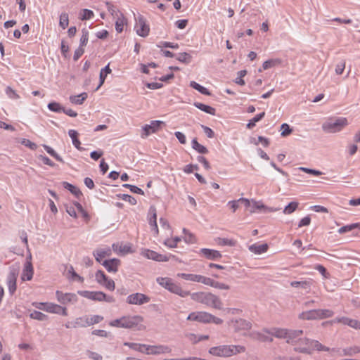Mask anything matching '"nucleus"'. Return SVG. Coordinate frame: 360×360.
Here are the masks:
<instances>
[{
    "mask_svg": "<svg viewBox=\"0 0 360 360\" xmlns=\"http://www.w3.org/2000/svg\"><path fill=\"white\" fill-rule=\"evenodd\" d=\"M64 188L70 191L72 194H74L77 198H79L80 195H82V193L79 191V189L72 184L64 182L63 183Z\"/></svg>",
    "mask_w": 360,
    "mask_h": 360,
    "instance_id": "a19ab883",
    "label": "nucleus"
},
{
    "mask_svg": "<svg viewBox=\"0 0 360 360\" xmlns=\"http://www.w3.org/2000/svg\"><path fill=\"white\" fill-rule=\"evenodd\" d=\"M18 277V271L15 269H11L6 278V283L8 291L11 294H13L16 290V280Z\"/></svg>",
    "mask_w": 360,
    "mask_h": 360,
    "instance_id": "ddd939ff",
    "label": "nucleus"
},
{
    "mask_svg": "<svg viewBox=\"0 0 360 360\" xmlns=\"http://www.w3.org/2000/svg\"><path fill=\"white\" fill-rule=\"evenodd\" d=\"M150 298L145 294L136 292L127 297V302L129 304L142 305L148 303Z\"/></svg>",
    "mask_w": 360,
    "mask_h": 360,
    "instance_id": "1a4fd4ad",
    "label": "nucleus"
},
{
    "mask_svg": "<svg viewBox=\"0 0 360 360\" xmlns=\"http://www.w3.org/2000/svg\"><path fill=\"white\" fill-rule=\"evenodd\" d=\"M192 300L205 304L207 306L220 309L222 303L220 299L215 295L210 292H193L191 295Z\"/></svg>",
    "mask_w": 360,
    "mask_h": 360,
    "instance_id": "20e7f679",
    "label": "nucleus"
},
{
    "mask_svg": "<svg viewBox=\"0 0 360 360\" xmlns=\"http://www.w3.org/2000/svg\"><path fill=\"white\" fill-rule=\"evenodd\" d=\"M212 314L205 311H199L198 322L210 323Z\"/></svg>",
    "mask_w": 360,
    "mask_h": 360,
    "instance_id": "603ef678",
    "label": "nucleus"
},
{
    "mask_svg": "<svg viewBox=\"0 0 360 360\" xmlns=\"http://www.w3.org/2000/svg\"><path fill=\"white\" fill-rule=\"evenodd\" d=\"M46 311L63 316L68 315V310L66 307L51 302H47Z\"/></svg>",
    "mask_w": 360,
    "mask_h": 360,
    "instance_id": "2eb2a0df",
    "label": "nucleus"
},
{
    "mask_svg": "<svg viewBox=\"0 0 360 360\" xmlns=\"http://www.w3.org/2000/svg\"><path fill=\"white\" fill-rule=\"evenodd\" d=\"M298 318L300 320H318V314L316 309H311L305 311H302L298 315Z\"/></svg>",
    "mask_w": 360,
    "mask_h": 360,
    "instance_id": "b1692460",
    "label": "nucleus"
},
{
    "mask_svg": "<svg viewBox=\"0 0 360 360\" xmlns=\"http://www.w3.org/2000/svg\"><path fill=\"white\" fill-rule=\"evenodd\" d=\"M262 208H263L262 204H259V202L252 200L251 201L250 207L248 208V211L253 213L256 212L257 210H261Z\"/></svg>",
    "mask_w": 360,
    "mask_h": 360,
    "instance_id": "0e129e2a",
    "label": "nucleus"
},
{
    "mask_svg": "<svg viewBox=\"0 0 360 360\" xmlns=\"http://www.w3.org/2000/svg\"><path fill=\"white\" fill-rule=\"evenodd\" d=\"M69 24L68 14L66 13H62L60 15L59 25L62 29H65Z\"/></svg>",
    "mask_w": 360,
    "mask_h": 360,
    "instance_id": "864d4df0",
    "label": "nucleus"
},
{
    "mask_svg": "<svg viewBox=\"0 0 360 360\" xmlns=\"http://www.w3.org/2000/svg\"><path fill=\"white\" fill-rule=\"evenodd\" d=\"M190 86L193 87L194 89L201 93L202 94L207 96L210 95V93L207 88L202 86V85L199 84L198 83L194 81L191 82Z\"/></svg>",
    "mask_w": 360,
    "mask_h": 360,
    "instance_id": "ea45409f",
    "label": "nucleus"
},
{
    "mask_svg": "<svg viewBox=\"0 0 360 360\" xmlns=\"http://www.w3.org/2000/svg\"><path fill=\"white\" fill-rule=\"evenodd\" d=\"M101 264L110 273H116L118 271V266L120 264V260L116 258L104 260Z\"/></svg>",
    "mask_w": 360,
    "mask_h": 360,
    "instance_id": "f3484780",
    "label": "nucleus"
},
{
    "mask_svg": "<svg viewBox=\"0 0 360 360\" xmlns=\"http://www.w3.org/2000/svg\"><path fill=\"white\" fill-rule=\"evenodd\" d=\"M34 270L32 262L30 261H26L24 264V268L22 273V281H30L33 277Z\"/></svg>",
    "mask_w": 360,
    "mask_h": 360,
    "instance_id": "aec40b11",
    "label": "nucleus"
},
{
    "mask_svg": "<svg viewBox=\"0 0 360 360\" xmlns=\"http://www.w3.org/2000/svg\"><path fill=\"white\" fill-rule=\"evenodd\" d=\"M96 301H105L108 303H112L115 301V299L112 296L107 295L101 291H96Z\"/></svg>",
    "mask_w": 360,
    "mask_h": 360,
    "instance_id": "2f4dec72",
    "label": "nucleus"
},
{
    "mask_svg": "<svg viewBox=\"0 0 360 360\" xmlns=\"http://www.w3.org/2000/svg\"><path fill=\"white\" fill-rule=\"evenodd\" d=\"M194 106L196 107L198 109H199L207 114H210L212 115H215V112H216L215 109L210 105H205V104H203V103H201L199 102H195V103H194Z\"/></svg>",
    "mask_w": 360,
    "mask_h": 360,
    "instance_id": "c756f323",
    "label": "nucleus"
},
{
    "mask_svg": "<svg viewBox=\"0 0 360 360\" xmlns=\"http://www.w3.org/2000/svg\"><path fill=\"white\" fill-rule=\"evenodd\" d=\"M73 326L76 327H87L89 326L88 322V316H84L82 317H78L75 319L73 323Z\"/></svg>",
    "mask_w": 360,
    "mask_h": 360,
    "instance_id": "58836bf2",
    "label": "nucleus"
},
{
    "mask_svg": "<svg viewBox=\"0 0 360 360\" xmlns=\"http://www.w3.org/2000/svg\"><path fill=\"white\" fill-rule=\"evenodd\" d=\"M157 46L159 47V48L165 47V48H171V49H177L179 47L178 44H176V43H172V42H169V41H160L157 45Z\"/></svg>",
    "mask_w": 360,
    "mask_h": 360,
    "instance_id": "052dcab7",
    "label": "nucleus"
},
{
    "mask_svg": "<svg viewBox=\"0 0 360 360\" xmlns=\"http://www.w3.org/2000/svg\"><path fill=\"white\" fill-rule=\"evenodd\" d=\"M317 314H318V319H323L332 317L334 314L333 311L330 309H317Z\"/></svg>",
    "mask_w": 360,
    "mask_h": 360,
    "instance_id": "e433bc0d",
    "label": "nucleus"
},
{
    "mask_svg": "<svg viewBox=\"0 0 360 360\" xmlns=\"http://www.w3.org/2000/svg\"><path fill=\"white\" fill-rule=\"evenodd\" d=\"M294 350L295 352H298L300 353L311 354L314 350L321 352L330 351V348L324 346L321 343H320L318 340H311L309 338H301L299 339L297 343L295 345L294 347Z\"/></svg>",
    "mask_w": 360,
    "mask_h": 360,
    "instance_id": "f257e3e1",
    "label": "nucleus"
},
{
    "mask_svg": "<svg viewBox=\"0 0 360 360\" xmlns=\"http://www.w3.org/2000/svg\"><path fill=\"white\" fill-rule=\"evenodd\" d=\"M44 148L45 150L53 158H54L56 160L60 162H63V158L50 146L47 145H44Z\"/></svg>",
    "mask_w": 360,
    "mask_h": 360,
    "instance_id": "3c124183",
    "label": "nucleus"
},
{
    "mask_svg": "<svg viewBox=\"0 0 360 360\" xmlns=\"http://www.w3.org/2000/svg\"><path fill=\"white\" fill-rule=\"evenodd\" d=\"M111 71L112 70L110 68L109 64L101 70L99 75L100 82L98 86L96 87V91H97L103 84L108 74H110Z\"/></svg>",
    "mask_w": 360,
    "mask_h": 360,
    "instance_id": "c85d7f7f",
    "label": "nucleus"
},
{
    "mask_svg": "<svg viewBox=\"0 0 360 360\" xmlns=\"http://www.w3.org/2000/svg\"><path fill=\"white\" fill-rule=\"evenodd\" d=\"M111 254V250L109 248H98L94 251V256L95 257L96 260L101 264L103 261L102 259L110 256Z\"/></svg>",
    "mask_w": 360,
    "mask_h": 360,
    "instance_id": "4be33fe9",
    "label": "nucleus"
},
{
    "mask_svg": "<svg viewBox=\"0 0 360 360\" xmlns=\"http://www.w3.org/2000/svg\"><path fill=\"white\" fill-rule=\"evenodd\" d=\"M332 323H341L344 325L349 326L351 328L360 329V322L356 319H352L348 317H338L333 320Z\"/></svg>",
    "mask_w": 360,
    "mask_h": 360,
    "instance_id": "a211bd4d",
    "label": "nucleus"
},
{
    "mask_svg": "<svg viewBox=\"0 0 360 360\" xmlns=\"http://www.w3.org/2000/svg\"><path fill=\"white\" fill-rule=\"evenodd\" d=\"M231 323L236 331L248 330L251 328V323L242 319L232 320Z\"/></svg>",
    "mask_w": 360,
    "mask_h": 360,
    "instance_id": "6ab92c4d",
    "label": "nucleus"
},
{
    "mask_svg": "<svg viewBox=\"0 0 360 360\" xmlns=\"http://www.w3.org/2000/svg\"><path fill=\"white\" fill-rule=\"evenodd\" d=\"M88 95L86 93L84 92L79 95L71 96L70 97V101L72 104L75 105H81L84 103V101L86 99Z\"/></svg>",
    "mask_w": 360,
    "mask_h": 360,
    "instance_id": "7c9ffc66",
    "label": "nucleus"
},
{
    "mask_svg": "<svg viewBox=\"0 0 360 360\" xmlns=\"http://www.w3.org/2000/svg\"><path fill=\"white\" fill-rule=\"evenodd\" d=\"M349 124L344 117H331L328 118L321 126L323 131L330 134L338 133Z\"/></svg>",
    "mask_w": 360,
    "mask_h": 360,
    "instance_id": "7ed1b4c3",
    "label": "nucleus"
},
{
    "mask_svg": "<svg viewBox=\"0 0 360 360\" xmlns=\"http://www.w3.org/2000/svg\"><path fill=\"white\" fill-rule=\"evenodd\" d=\"M200 251L202 255L208 259L218 260L221 257V254L218 250L208 248H202Z\"/></svg>",
    "mask_w": 360,
    "mask_h": 360,
    "instance_id": "412c9836",
    "label": "nucleus"
},
{
    "mask_svg": "<svg viewBox=\"0 0 360 360\" xmlns=\"http://www.w3.org/2000/svg\"><path fill=\"white\" fill-rule=\"evenodd\" d=\"M141 321L142 318L139 316H123L113 320L110 325L118 328H131L136 326Z\"/></svg>",
    "mask_w": 360,
    "mask_h": 360,
    "instance_id": "423d86ee",
    "label": "nucleus"
},
{
    "mask_svg": "<svg viewBox=\"0 0 360 360\" xmlns=\"http://www.w3.org/2000/svg\"><path fill=\"white\" fill-rule=\"evenodd\" d=\"M103 319V317L100 315H94L91 317H88L89 326L98 323Z\"/></svg>",
    "mask_w": 360,
    "mask_h": 360,
    "instance_id": "69168bd1",
    "label": "nucleus"
},
{
    "mask_svg": "<svg viewBox=\"0 0 360 360\" xmlns=\"http://www.w3.org/2000/svg\"><path fill=\"white\" fill-rule=\"evenodd\" d=\"M156 281L162 287L181 297H185L190 294L189 291L184 290L179 284L174 283L169 278L158 277L156 278Z\"/></svg>",
    "mask_w": 360,
    "mask_h": 360,
    "instance_id": "39448f33",
    "label": "nucleus"
},
{
    "mask_svg": "<svg viewBox=\"0 0 360 360\" xmlns=\"http://www.w3.org/2000/svg\"><path fill=\"white\" fill-rule=\"evenodd\" d=\"M245 351V347L242 345H223L210 348L209 353L215 356L230 357Z\"/></svg>",
    "mask_w": 360,
    "mask_h": 360,
    "instance_id": "f03ea898",
    "label": "nucleus"
},
{
    "mask_svg": "<svg viewBox=\"0 0 360 360\" xmlns=\"http://www.w3.org/2000/svg\"><path fill=\"white\" fill-rule=\"evenodd\" d=\"M358 353H360V346H353L342 349L344 356H353Z\"/></svg>",
    "mask_w": 360,
    "mask_h": 360,
    "instance_id": "4c0bfd02",
    "label": "nucleus"
},
{
    "mask_svg": "<svg viewBox=\"0 0 360 360\" xmlns=\"http://www.w3.org/2000/svg\"><path fill=\"white\" fill-rule=\"evenodd\" d=\"M47 107L49 110L54 112L60 113L63 112V107L61 106V105L59 103L56 101L49 103Z\"/></svg>",
    "mask_w": 360,
    "mask_h": 360,
    "instance_id": "a18cd8bd",
    "label": "nucleus"
},
{
    "mask_svg": "<svg viewBox=\"0 0 360 360\" xmlns=\"http://www.w3.org/2000/svg\"><path fill=\"white\" fill-rule=\"evenodd\" d=\"M200 276V275H198V274H185V273H179L177 274L178 277L184 278L186 281H193V282H198Z\"/></svg>",
    "mask_w": 360,
    "mask_h": 360,
    "instance_id": "c9c22d12",
    "label": "nucleus"
},
{
    "mask_svg": "<svg viewBox=\"0 0 360 360\" xmlns=\"http://www.w3.org/2000/svg\"><path fill=\"white\" fill-rule=\"evenodd\" d=\"M290 284L292 288L302 289L306 292H309L311 290L312 285L314 284V280L312 278H307L299 281H292Z\"/></svg>",
    "mask_w": 360,
    "mask_h": 360,
    "instance_id": "4468645a",
    "label": "nucleus"
},
{
    "mask_svg": "<svg viewBox=\"0 0 360 360\" xmlns=\"http://www.w3.org/2000/svg\"><path fill=\"white\" fill-rule=\"evenodd\" d=\"M288 329L281 328H271V336H274L277 338L286 339Z\"/></svg>",
    "mask_w": 360,
    "mask_h": 360,
    "instance_id": "473e14b6",
    "label": "nucleus"
},
{
    "mask_svg": "<svg viewBox=\"0 0 360 360\" xmlns=\"http://www.w3.org/2000/svg\"><path fill=\"white\" fill-rule=\"evenodd\" d=\"M265 113L264 112L257 114L252 119H251L249 122L247 124V127L248 129H252L255 126V124L260 121L264 116Z\"/></svg>",
    "mask_w": 360,
    "mask_h": 360,
    "instance_id": "49530a36",
    "label": "nucleus"
},
{
    "mask_svg": "<svg viewBox=\"0 0 360 360\" xmlns=\"http://www.w3.org/2000/svg\"><path fill=\"white\" fill-rule=\"evenodd\" d=\"M192 148L201 154H206L208 153V150L204 146L200 144L196 139H193L191 142Z\"/></svg>",
    "mask_w": 360,
    "mask_h": 360,
    "instance_id": "f704fd0d",
    "label": "nucleus"
},
{
    "mask_svg": "<svg viewBox=\"0 0 360 360\" xmlns=\"http://www.w3.org/2000/svg\"><path fill=\"white\" fill-rule=\"evenodd\" d=\"M112 248L114 251L117 252L122 255H126L128 253H131L133 251L131 250V245L129 243L122 244V243H117L112 245Z\"/></svg>",
    "mask_w": 360,
    "mask_h": 360,
    "instance_id": "5701e85b",
    "label": "nucleus"
},
{
    "mask_svg": "<svg viewBox=\"0 0 360 360\" xmlns=\"http://www.w3.org/2000/svg\"><path fill=\"white\" fill-rule=\"evenodd\" d=\"M172 348L165 345H146L145 353L146 354L160 355L170 353Z\"/></svg>",
    "mask_w": 360,
    "mask_h": 360,
    "instance_id": "9d476101",
    "label": "nucleus"
},
{
    "mask_svg": "<svg viewBox=\"0 0 360 360\" xmlns=\"http://www.w3.org/2000/svg\"><path fill=\"white\" fill-rule=\"evenodd\" d=\"M123 187L129 188L130 190V191L134 193L140 194V195L144 194V192L140 188H139L136 186L128 184H123Z\"/></svg>",
    "mask_w": 360,
    "mask_h": 360,
    "instance_id": "e2e57ef3",
    "label": "nucleus"
},
{
    "mask_svg": "<svg viewBox=\"0 0 360 360\" xmlns=\"http://www.w3.org/2000/svg\"><path fill=\"white\" fill-rule=\"evenodd\" d=\"M163 124L162 121L160 120H153L151 121L149 124H146L142 127V138L148 137L150 134L155 133L160 127V126Z\"/></svg>",
    "mask_w": 360,
    "mask_h": 360,
    "instance_id": "9b49d317",
    "label": "nucleus"
},
{
    "mask_svg": "<svg viewBox=\"0 0 360 360\" xmlns=\"http://www.w3.org/2000/svg\"><path fill=\"white\" fill-rule=\"evenodd\" d=\"M268 248L269 245L266 243H255L249 247L250 251L256 255H260L266 252L268 250Z\"/></svg>",
    "mask_w": 360,
    "mask_h": 360,
    "instance_id": "393cba45",
    "label": "nucleus"
},
{
    "mask_svg": "<svg viewBox=\"0 0 360 360\" xmlns=\"http://www.w3.org/2000/svg\"><path fill=\"white\" fill-rule=\"evenodd\" d=\"M106 8L110 13L114 17V18L117 17V14H122L121 12L117 10V8L111 3L107 2Z\"/></svg>",
    "mask_w": 360,
    "mask_h": 360,
    "instance_id": "680f3d73",
    "label": "nucleus"
},
{
    "mask_svg": "<svg viewBox=\"0 0 360 360\" xmlns=\"http://www.w3.org/2000/svg\"><path fill=\"white\" fill-rule=\"evenodd\" d=\"M183 233L184 234V240L185 243L188 244H193L195 242V236L189 232L186 229H183Z\"/></svg>",
    "mask_w": 360,
    "mask_h": 360,
    "instance_id": "de8ad7c7",
    "label": "nucleus"
},
{
    "mask_svg": "<svg viewBox=\"0 0 360 360\" xmlns=\"http://www.w3.org/2000/svg\"><path fill=\"white\" fill-rule=\"evenodd\" d=\"M56 297L58 302L63 305L75 304L78 300L76 294L71 292L65 293L60 290H56Z\"/></svg>",
    "mask_w": 360,
    "mask_h": 360,
    "instance_id": "6e6552de",
    "label": "nucleus"
},
{
    "mask_svg": "<svg viewBox=\"0 0 360 360\" xmlns=\"http://www.w3.org/2000/svg\"><path fill=\"white\" fill-rule=\"evenodd\" d=\"M124 345L129 347V348L132 349L133 350H135V351H137L139 352H142V353H145V350H146V345H145V344H138V343L128 342H125L124 343Z\"/></svg>",
    "mask_w": 360,
    "mask_h": 360,
    "instance_id": "72a5a7b5",
    "label": "nucleus"
},
{
    "mask_svg": "<svg viewBox=\"0 0 360 360\" xmlns=\"http://www.w3.org/2000/svg\"><path fill=\"white\" fill-rule=\"evenodd\" d=\"M250 335L252 338L257 340L261 342H265L268 340V335L261 333L259 332L253 331L250 334Z\"/></svg>",
    "mask_w": 360,
    "mask_h": 360,
    "instance_id": "5fc2aeb1",
    "label": "nucleus"
},
{
    "mask_svg": "<svg viewBox=\"0 0 360 360\" xmlns=\"http://www.w3.org/2000/svg\"><path fill=\"white\" fill-rule=\"evenodd\" d=\"M94 16V13L91 10L82 9L80 12L79 18L82 20H87L91 19Z\"/></svg>",
    "mask_w": 360,
    "mask_h": 360,
    "instance_id": "37998d69",
    "label": "nucleus"
},
{
    "mask_svg": "<svg viewBox=\"0 0 360 360\" xmlns=\"http://www.w3.org/2000/svg\"><path fill=\"white\" fill-rule=\"evenodd\" d=\"M30 316L31 319L39 320V321H44L46 319L47 316L39 311H33L30 314Z\"/></svg>",
    "mask_w": 360,
    "mask_h": 360,
    "instance_id": "13d9d810",
    "label": "nucleus"
},
{
    "mask_svg": "<svg viewBox=\"0 0 360 360\" xmlns=\"http://www.w3.org/2000/svg\"><path fill=\"white\" fill-rule=\"evenodd\" d=\"M89 40V32L86 29H83L82 30V37L80 38V44L79 46L84 47L86 45Z\"/></svg>",
    "mask_w": 360,
    "mask_h": 360,
    "instance_id": "bf43d9fd",
    "label": "nucleus"
},
{
    "mask_svg": "<svg viewBox=\"0 0 360 360\" xmlns=\"http://www.w3.org/2000/svg\"><path fill=\"white\" fill-rule=\"evenodd\" d=\"M77 293L85 298L96 301V291L79 290Z\"/></svg>",
    "mask_w": 360,
    "mask_h": 360,
    "instance_id": "09e8293b",
    "label": "nucleus"
},
{
    "mask_svg": "<svg viewBox=\"0 0 360 360\" xmlns=\"http://www.w3.org/2000/svg\"><path fill=\"white\" fill-rule=\"evenodd\" d=\"M96 281L101 285L108 278L101 270H98L95 274Z\"/></svg>",
    "mask_w": 360,
    "mask_h": 360,
    "instance_id": "4d7b16f0",
    "label": "nucleus"
},
{
    "mask_svg": "<svg viewBox=\"0 0 360 360\" xmlns=\"http://www.w3.org/2000/svg\"><path fill=\"white\" fill-rule=\"evenodd\" d=\"M68 135H69V136L72 139V142L73 146L77 149H78L79 150H84V148L80 146L81 142H80V141L77 138L78 132L76 130H75V129H70L68 131Z\"/></svg>",
    "mask_w": 360,
    "mask_h": 360,
    "instance_id": "bb28decb",
    "label": "nucleus"
},
{
    "mask_svg": "<svg viewBox=\"0 0 360 360\" xmlns=\"http://www.w3.org/2000/svg\"><path fill=\"white\" fill-rule=\"evenodd\" d=\"M115 18V30L118 33H121L123 31L124 26L127 24V18L123 14H117V17Z\"/></svg>",
    "mask_w": 360,
    "mask_h": 360,
    "instance_id": "cd10ccee",
    "label": "nucleus"
},
{
    "mask_svg": "<svg viewBox=\"0 0 360 360\" xmlns=\"http://www.w3.org/2000/svg\"><path fill=\"white\" fill-rule=\"evenodd\" d=\"M102 285L105 286V288L110 291H113L115 288V282L113 281V280L110 279L108 278L102 283Z\"/></svg>",
    "mask_w": 360,
    "mask_h": 360,
    "instance_id": "774afa93",
    "label": "nucleus"
},
{
    "mask_svg": "<svg viewBox=\"0 0 360 360\" xmlns=\"http://www.w3.org/2000/svg\"><path fill=\"white\" fill-rule=\"evenodd\" d=\"M135 21L134 30L136 34L142 37H147L150 32V26L146 19L142 15L138 14L135 15Z\"/></svg>",
    "mask_w": 360,
    "mask_h": 360,
    "instance_id": "0eeeda50",
    "label": "nucleus"
},
{
    "mask_svg": "<svg viewBox=\"0 0 360 360\" xmlns=\"http://www.w3.org/2000/svg\"><path fill=\"white\" fill-rule=\"evenodd\" d=\"M5 93L7 95V96L11 99L16 100L20 98V96L11 86H7L6 88Z\"/></svg>",
    "mask_w": 360,
    "mask_h": 360,
    "instance_id": "6e6d98bb",
    "label": "nucleus"
},
{
    "mask_svg": "<svg viewBox=\"0 0 360 360\" xmlns=\"http://www.w3.org/2000/svg\"><path fill=\"white\" fill-rule=\"evenodd\" d=\"M142 255L146 257L147 259L157 262H167L169 259L170 257H173L172 255H161L150 250H143Z\"/></svg>",
    "mask_w": 360,
    "mask_h": 360,
    "instance_id": "f8f14e48",
    "label": "nucleus"
},
{
    "mask_svg": "<svg viewBox=\"0 0 360 360\" xmlns=\"http://www.w3.org/2000/svg\"><path fill=\"white\" fill-rule=\"evenodd\" d=\"M149 214H151V217L149 218L148 223L152 226L154 231L158 233L157 214L156 210L154 207L152 206L150 207Z\"/></svg>",
    "mask_w": 360,
    "mask_h": 360,
    "instance_id": "a878e982",
    "label": "nucleus"
},
{
    "mask_svg": "<svg viewBox=\"0 0 360 360\" xmlns=\"http://www.w3.org/2000/svg\"><path fill=\"white\" fill-rule=\"evenodd\" d=\"M217 242L219 245L223 246L227 245L232 247L236 245V240L229 238H218Z\"/></svg>",
    "mask_w": 360,
    "mask_h": 360,
    "instance_id": "8fccbe9b",
    "label": "nucleus"
},
{
    "mask_svg": "<svg viewBox=\"0 0 360 360\" xmlns=\"http://www.w3.org/2000/svg\"><path fill=\"white\" fill-rule=\"evenodd\" d=\"M302 334V330H288L285 339L286 342L295 345Z\"/></svg>",
    "mask_w": 360,
    "mask_h": 360,
    "instance_id": "dca6fc26",
    "label": "nucleus"
},
{
    "mask_svg": "<svg viewBox=\"0 0 360 360\" xmlns=\"http://www.w3.org/2000/svg\"><path fill=\"white\" fill-rule=\"evenodd\" d=\"M281 135L282 136H287L292 132V129L290 128V126L285 123L281 124Z\"/></svg>",
    "mask_w": 360,
    "mask_h": 360,
    "instance_id": "338daca9",
    "label": "nucleus"
},
{
    "mask_svg": "<svg viewBox=\"0 0 360 360\" xmlns=\"http://www.w3.org/2000/svg\"><path fill=\"white\" fill-rule=\"evenodd\" d=\"M299 203L295 201L290 202L288 205H286L283 210V213L285 214H292L295 212L298 207Z\"/></svg>",
    "mask_w": 360,
    "mask_h": 360,
    "instance_id": "79ce46f5",
    "label": "nucleus"
},
{
    "mask_svg": "<svg viewBox=\"0 0 360 360\" xmlns=\"http://www.w3.org/2000/svg\"><path fill=\"white\" fill-rule=\"evenodd\" d=\"M176 58L181 63L188 64L189 63H191L192 57L189 53L184 52L179 53L176 56Z\"/></svg>",
    "mask_w": 360,
    "mask_h": 360,
    "instance_id": "c03bdc74",
    "label": "nucleus"
}]
</instances>
